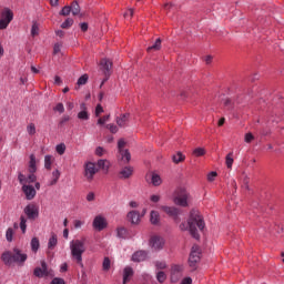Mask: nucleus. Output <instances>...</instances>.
I'll list each match as a JSON object with an SVG mask.
<instances>
[{"label": "nucleus", "mask_w": 284, "mask_h": 284, "mask_svg": "<svg viewBox=\"0 0 284 284\" xmlns=\"http://www.w3.org/2000/svg\"><path fill=\"white\" fill-rule=\"evenodd\" d=\"M22 192L26 195L27 201H32L37 196V189L30 184H22Z\"/></svg>", "instance_id": "2eb2a0df"}, {"label": "nucleus", "mask_w": 284, "mask_h": 284, "mask_svg": "<svg viewBox=\"0 0 284 284\" xmlns=\"http://www.w3.org/2000/svg\"><path fill=\"white\" fill-rule=\"evenodd\" d=\"M18 181L20 185H28L30 183H36L37 182V175L34 173H30L28 178L23 175V173H20L18 175Z\"/></svg>", "instance_id": "f3484780"}, {"label": "nucleus", "mask_w": 284, "mask_h": 284, "mask_svg": "<svg viewBox=\"0 0 284 284\" xmlns=\"http://www.w3.org/2000/svg\"><path fill=\"white\" fill-rule=\"evenodd\" d=\"M94 199H95L94 192H90V193L87 195V201H89V202L94 201Z\"/></svg>", "instance_id": "69168bd1"}, {"label": "nucleus", "mask_w": 284, "mask_h": 284, "mask_svg": "<svg viewBox=\"0 0 284 284\" xmlns=\"http://www.w3.org/2000/svg\"><path fill=\"white\" fill-rule=\"evenodd\" d=\"M160 210H162V212H165L168 216H171L176 223H179V214H181V210L174 206H161Z\"/></svg>", "instance_id": "f8f14e48"}, {"label": "nucleus", "mask_w": 284, "mask_h": 284, "mask_svg": "<svg viewBox=\"0 0 284 284\" xmlns=\"http://www.w3.org/2000/svg\"><path fill=\"white\" fill-rule=\"evenodd\" d=\"M92 225L97 232H103V230H105V227H108V220L103 215H97L93 219Z\"/></svg>", "instance_id": "9d476101"}, {"label": "nucleus", "mask_w": 284, "mask_h": 284, "mask_svg": "<svg viewBox=\"0 0 284 284\" xmlns=\"http://www.w3.org/2000/svg\"><path fill=\"white\" fill-rule=\"evenodd\" d=\"M71 256L73 261L81 267H83V254H85V239L72 240L70 242Z\"/></svg>", "instance_id": "7ed1b4c3"}, {"label": "nucleus", "mask_w": 284, "mask_h": 284, "mask_svg": "<svg viewBox=\"0 0 284 284\" xmlns=\"http://www.w3.org/2000/svg\"><path fill=\"white\" fill-rule=\"evenodd\" d=\"M123 148H125V140H119L118 149H119V154L121 156V161H123V163H130L132 155H130V151L124 150Z\"/></svg>", "instance_id": "1a4fd4ad"}, {"label": "nucleus", "mask_w": 284, "mask_h": 284, "mask_svg": "<svg viewBox=\"0 0 284 284\" xmlns=\"http://www.w3.org/2000/svg\"><path fill=\"white\" fill-rule=\"evenodd\" d=\"M53 110L60 114H63L65 112V106H63V103H58Z\"/></svg>", "instance_id": "8fccbe9b"}, {"label": "nucleus", "mask_w": 284, "mask_h": 284, "mask_svg": "<svg viewBox=\"0 0 284 284\" xmlns=\"http://www.w3.org/2000/svg\"><path fill=\"white\" fill-rule=\"evenodd\" d=\"M183 272H185V266L181 264H173L171 266V283H179L183 278Z\"/></svg>", "instance_id": "423d86ee"}, {"label": "nucleus", "mask_w": 284, "mask_h": 284, "mask_svg": "<svg viewBox=\"0 0 284 284\" xmlns=\"http://www.w3.org/2000/svg\"><path fill=\"white\" fill-rule=\"evenodd\" d=\"M12 19H14V13H12V10L4 9L0 17V30H6V28H8V26H10L12 22Z\"/></svg>", "instance_id": "0eeeda50"}, {"label": "nucleus", "mask_w": 284, "mask_h": 284, "mask_svg": "<svg viewBox=\"0 0 284 284\" xmlns=\"http://www.w3.org/2000/svg\"><path fill=\"white\" fill-rule=\"evenodd\" d=\"M100 69L102 70V72L104 73V77H106L103 82L102 85L105 83L108 77H110V70H112V61L108 60V59H102L100 61Z\"/></svg>", "instance_id": "4468645a"}, {"label": "nucleus", "mask_w": 284, "mask_h": 284, "mask_svg": "<svg viewBox=\"0 0 284 284\" xmlns=\"http://www.w3.org/2000/svg\"><path fill=\"white\" fill-rule=\"evenodd\" d=\"M150 222L152 223V225H159V223H161V215L158 211H151Z\"/></svg>", "instance_id": "393cba45"}, {"label": "nucleus", "mask_w": 284, "mask_h": 284, "mask_svg": "<svg viewBox=\"0 0 284 284\" xmlns=\"http://www.w3.org/2000/svg\"><path fill=\"white\" fill-rule=\"evenodd\" d=\"M152 50H154V52H158V50H161V39L158 38L154 42V44H152L151 47L148 48V52H152Z\"/></svg>", "instance_id": "473e14b6"}, {"label": "nucleus", "mask_w": 284, "mask_h": 284, "mask_svg": "<svg viewBox=\"0 0 284 284\" xmlns=\"http://www.w3.org/2000/svg\"><path fill=\"white\" fill-rule=\"evenodd\" d=\"M258 133L261 134V136H267L270 134V129L262 128L258 130Z\"/></svg>", "instance_id": "6e6d98bb"}, {"label": "nucleus", "mask_w": 284, "mask_h": 284, "mask_svg": "<svg viewBox=\"0 0 284 284\" xmlns=\"http://www.w3.org/2000/svg\"><path fill=\"white\" fill-rule=\"evenodd\" d=\"M52 155L44 156V168L45 170H52Z\"/></svg>", "instance_id": "c9c22d12"}, {"label": "nucleus", "mask_w": 284, "mask_h": 284, "mask_svg": "<svg viewBox=\"0 0 284 284\" xmlns=\"http://www.w3.org/2000/svg\"><path fill=\"white\" fill-rule=\"evenodd\" d=\"M245 143H252L254 141V134L252 133H246L244 136Z\"/></svg>", "instance_id": "864d4df0"}, {"label": "nucleus", "mask_w": 284, "mask_h": 284, "mask_svg": "<svg viewBox=\"0 0 284 284\" xmlns=\"http://www.w3.org/2000/svg\"><path fill=\"white\" fill-rule=\"evenodd\" d=\"M133 276H134V270L131 266H125L123 270V284L130 283Z\"/></svg>", "instance_id": "412c9836"}, {"label": "nucleus", "mask_w": 284, "mask_h": 284, "mask_svg": "<svg viewBox=\"0 0 284 284\" xmlns=\"http://www.w3.org/2000/svg\"><path fill=\"white\" fill-rule=\"evenodd\" d=\"M73 225H74L75 230H81V227L83 226V222L80 220H75L73 222Z\"/></svg>", "instance_id": "052dcab7"}, {"label": "nucleus", "mask_w": 284, "mask_h": 284, "mask_svg": "<svg viewBox=\"0 0 284 284\" xmlns=\"http://www.w3.org/2000/svg\"><path fill=\"white\" fill-rule=\"evenodd\" d=\"M166 278H168V275H165V272H162V271L158 272L156 281H159L160 283H165Z\"/></svg>", "instance_id": "a19ab883"}, {"label": "nucleus", "mask_w": 284, "mask_h": 284, "mask_svg": "<svg viewBox=\"0 0 284 284\" xmlns=\"http://www.w3.org/2000/svg\"><path fill=\"white\" fill-rule=\"evenodd\" d=\"M33 275L37 276V278H43V276H50V273L48 272V264L45 263V261L41 262V267L34 268Z\"/></svg>", "instance_id": "dca6fc26"}, {"label": "nucleus", "mask_w": 284, "mask_h": 284, "mask_svg": "<svg viewBox=\"0 0 284 284\" xmlns=\"http://www.w3.org/2000/svg\"><path fill=\"white\" fill-rule=\"evenodd\" d=\"M51 284H65V281L61 277H55L51 281Z\"/></svg>", "instance_id": "13d9d810"}, {"label": "nucleus", "mask_w": 284, "mask_h": 284, "mask_svg": "<svg viewBox=\"0 0 284 284\" xmlns=\"http://www.w3.org/2000/svg\"><path fill=\"white\" fill-rule=\"evenodd\" d=\"M27 132L30 136H34L37 134V126L34 125V123H29L27 125Z\"/></svg>", "instance_id": "f704fd0d"}, {"label": "nucleus", "mask_w": 284, "mask_h": 284, "mask_svg": "<svg viewBox=\"0 0 284 284\" xmlns=\"http://www.w3.org/2000/svg\"><path fill=\"white\" fill-rule=\"evenodd\" d=\"M187 227L191 236H193V239L199 241V239H201V235L199 234V230L203 232L205 227V221H203V215H201V212L196 210H192L190 214V219L187 221V225L185 223L180 224L181 230H187ZM196 227L199 230H196Z\"/></svg>", "instance_id": "f257e3e1"}, {"label": "nucleus", "mask_w": 284, "mask_h": 284, "mask_svg": "<svg viewBox=\"0 0 284 284\" xmlns=\"http://www.w3.org/2000/svg\"><path fill=\"white\" fill-rule=\"evenodd\" d=\"M181 284H192V277H184V278L181 281Z\"/></svg>", "instance_id": "774afa93"}, {"label": "nucleus", "mask_w": 284, "mask_h": 284, "mask_svg": "<svg viewBox=\"0 0 284 284\" xmlns=\"http://www.w3.org/2000/svg\"><path fill=\"white\" fill-rule=\"evenodd\" d=\"M148 258V252L146 251H138L133 253L132 261L133 263H141Z\"/></svg>", "instance_id": "6ab92c4d"}, {"label": "nucleus", "mask_w": 284, "mask_h": 284, "mask_svg": "<svg viewBox=\"0 0 284 284\" xmlns=\"http://www.w3.org/2000/svg\"><path fill=\"white\" fill-rule=\"evenodd\" d=\"M106 129L110 130L112 134H116L119 132V128L114 124H108Z\"/></svg>", "instance_id": "603ef678"}, {"label": "nucleus", "mask_w": 284, "mask_h": 284, "mask_svg": "<svg viewBox=\"0 0 284 284\" xmlns=\"http://www.w3.org/2000/svg\"><path fill=\"white\" fill-rule=\"evenodd\" d=\"M216 176H217V173L216 172H214V171H212L211 173H209V175H207V181H214L215 179H216Z\"/></svg>", "instance_id": "e2e57ef3"}, {"label": "nucleus", "mask_w": 284, "mask_h": 284, "mask_svg": "<svg viewBox=\"0 0 284 284\" xmlns=\"http://www.w3.org/2000/svg\"><path fill=\"white\" fill-rule=\"evenodd\" d=\"M150 245L152 250L156 252L159 250H163V246L165 245V241L163 240V237L159 235H153L150 240Z\"/></svg>", "instance_id": "ddd939ff"}, {"label": "nucleus", "mask_w": 284, "mask_h": 284, "mask_svg": "<svg viewBox=\"0 0 284 284\" xmlns=\"http://www.w3.org/2000/svg\"><path fill=\"white\" fill-rule=\"evenodd\" d=\"M98 168H100V170H104L105 172H108V170H110V161L99 160L98 161Z\"/></svg>", "instance_id": "c85d7f7f"}, {"label": "nucleus", "mask_w": 284, "mask_h": 284, "mask_svg": "<svg viewBox=\"0 0 284 284\" xmlns=\"http://www.w3.org/2000/svg\"><path fill=\"white\" fill-rule=\"evenodd\" d=\"M80 108L82 111L78 113V119H80L81 121H88L90 119V114L85 110V103H82Z\"/></svg>", "instance_id": "b1692460"}, {"label": "nucleus", "mask_w": 284, "mask_h": 284, "mask_svg": "<svg viewBox=\"0 0 284 284\" xmlns=\"http://www.w3.org/2000/svg\"><path fill=\"white\" fill-rule=\"evenodd\" d=\"M128 119H130V114L124 113L116 118V124L119 128H125V123H128Z\"/></svg>", "instance_id": "a878e982"}, {"label": "nucleus", "mask_w": 284, "mask_h": 284, "mask_svg": "<svg viewBox=\"0 0 284 284\" xmlns=\"http://www.w3.org/2000/svg\"><path fill=\"white\" fill-rule=\"evenodd\" d=\"M80 28H81L82 32H88V22L80 23Z\"/></svg>", "instance_id": "338daca9"}, {"label": "nucleus", "mask_w": 284, "mask_h": 284, "mask_svg": "<svg viewBox=\"0 0 284 284\" xmlns=\"http://www.w3.org/2000/svg\"><path fill=\"white\" fill-rule=\"evenodd\" d=\"M61 52V43H55L53 47V54H59Z\"/></svg>", "instance_id": "680f3d73"}, {"label": "nucleus", "mask_w": 284, "mask_h": 284, "mask_svg": "<svg viewBox=\"0 0 284 284\" xmlns=\"http://www.w3.org/2000/svg\"><path fill=\"white\" fill-rule=\"evenodd\" d=\"M39 36V23L33 22L31 27V37H38Z\"/></svg>", "instance_id": "ea45409f"}, {"label": "nucleus", "mask_w": 284, "mask_h": 284, "mask_svg": "<svg viewBox=\"0 0 284 284\" xmlns=\"http://www.w3.org/2000/svg\"><path fill=\"white\" fill-rule=\"evenodd\" d=\"M58 243H59V240L57 237V234L52 233L51 237L49 239V242H48V248L54 250V247Z\"/></svg>", "instance_id": "bb28decb"}, {"label": "nucleus", "mask_w": 284, "mask_h": 284, "mask_svg": "<svg viewBox=\"0 0 284 284\" xmlns=\"http://www.w3.org/2000/svg\"><path fill=\"white\" fill-rule=\"evenodd\" d=\"M14 235V230L12 227H9L6 232V239L9 243H12V236Z\"/></svg>", "instance_id": "37998d69"}, {"label": "nucleus", "mask_w": 284, "mask_h": 284, "mask_svg": "<svg viewBox=\"0 0 284 284\" xmlns=\"http://www.w3.org/2000/svg\"><path fill=\"white\" fill-rule=\"evenodd\" d=\"M190 199V193L185 187H178L173 193V203L180 205V207H187V200Z\"/></svg>", "instance_id": "20e7f679"}, {"label": "nucleus", "mask_w": 284, "mask_h": 284, "mask_svg": "<svg viewBox=\"0 0 284 284\" xmlns=\"http://www.w3.org/2000/svg\"><path fill=\"white\" fill-rule=\"evenodd\" d=\"M126 216L133 225H139L141 222V213L139 211H130Z\"/></svg>", "instance_id": "a211bd4d"}, {"label": "nucleus", "mask_w": 284, "mask_h": 284, "mask_svg": "<svg viewBox=\"0 0 284 284\" xmlns=\"http://www.w3.org/2000/svg\"><path fill=\"white\" fill-rule=\"evenodd\" d=\"M132 174H134V168H132V166H124L120 171V179H130V176H132Z\"/></svg>", "instance_id": "4be33fe9"}, {"label": "nucleus", "mask_w": 284, "mask_h": 284, "mask_svg": "<svg viewBox=\"0 0 284 284\" xmlns=\"http://www.w3.org/2000/svg\"><path fill=\"white\" fill-rule=\"evenodd\" d=\"M28 220L26 219V216L21 215L20 216V230L22 232V234H26V230H28Z\"/></svg>", "instance_id": "72a5a7b5"}, {"label": "nucleus", "mask_w": 284, "mask_h": 284, "mask_svg": "<svg viewBox=\"0 0 284 284\" xmlns=\"http://www.w3.org/2000/svg\"><path fill=\"white\" fill-rule=\"evenodd\" d=\"M39 247H41V243L39 242V237H32L31 240V250L37 254L39 252Z\"/></svg>", "instance_id": "cd10ccee"}, {"label": "nucleus", "mask_w": 284, "mask_h": 284, "mask_svg": "<svg viewBox=\"0 0 284 284\" xmlns=\"http://www.w3.org/2000/svg\"><path fill=\"white\" fill-rule=\"evenodd\" d=\"M201 262V247L199 245H193L191 248V254L189 256V266L194 272L199 267Z\"/></svg>", "instance_id": "39448f33"}, {"label": "nucleus", "mask_w": 284, "mask_h": 284, "mask_svg": "<svg viewBox=\"0 0 284 284\" xmlns=\"http://www.w3.org/2000/svg\"><path fill=\"white\" fill-rule=\"evenodd\" d=\"M232 156H234L233 152L229 153L225 158V164L229 170H232V165H234V158Z\"/></svg>", "instance_id": "c756f323"}, {"label": "nucleus", "mask_w": 284, "mask_h": 284, "mask_svg": "<svg viewBox=\"0 0 284 284\" xmlns=\"http://www.w3.org/2000/svg\"><path fill=\"white\" fill-rule=\"evenodd\" d=\"M99 170L97 169V165L92 162H88L84 165V176L87 181H92L94 179V174H97Z\"/></svg>", "instance_id": "9b49d317"}, {"label": "nucleus", "mask_w": 284, "mask_h": 284, "mask_svg": "<svg viewBox=\"0 0 284 284\" xmlns=\"http://www.w3.org/2000/svg\"><path fill=\"white\" fill-rule=\"evenodd\" d=\"M37 172V156L34 154L30 155L29 161V174H34Z\"/></svg>", "instance_id": "5701e85b"}, {"label": "nucleus", "mask_w": 284, "mask_h": 284, "mask_svg": "<svg viewBox=\"0 0 284 284\" xmlns=\"http://www.w3.org/2000/svg\"><path fill=\"white\" fill-rule=\"evenodd\" d=\"M1 261L4 265H12V263H18V265H23L28 261V254L23 253L21 248L14 247L13 251H6L1 255Z\"/></svg>", "instance_id": "f03ea898"}, {"label": "nucleus", "mask_w": 284, "mask_h": 284, "mask_svg": "<svg viewBox=\"0 0 284 284\" xmlns=\"http://www.w3.org/2000/svg\"><path fill=\"white\" fill-rule=\"evenodd\" d=\"M24 214L29 221H36V219H39V206L34 203L28 204L24 207Z\"/></svg>", "instance_id": "6e6552de"}, {"label": "nucleus", "mask_w": 284, "mask_h": 284, "mask_svg": "<svg viewBox=\"0 0 284 284\" xmlns=\"http://www.w3.org/2000/svg\"><path fill=\"white\" fill-rule=\"evenodd\" d=\"M224 105H225V108H227L229 110H232V105H233L232 99H225V100H224Z\"/></svg>", "instance_id": "bf43d9fd"}, {"label": "nucleus", "mask_w": 284, "mask_h": 284, "mask_svg": "<svg viewBox=\"0 0 284 284\" xmlns=\"http://www.w3.org/2000/svg\"><path fill=\"white\" fill-rule=\"evenodd\" d=\"M154 265L156 270H165L168 267V264H165L163 261H156L154 262Z\"/></svg>", "instance_id": "49530a36"}, {"label": "nucleus", "mask_w": 284, "mask_h": 284, "mask_svg": "<svg viewBox=\"0 0 284 284\" xmlns=\"http://www.w3.org/2000/svg\"><path fill=\"white\" fill-rule=\"evenodd\" d=\"M74 23V20L72 18H68L62 24H61V28L63 30H68V28H72Z\"/></svg>", "instance_id": "e433bc0d"}, {"label": "nucleus", "mask_w": 284, "mask_h": 284, "mask_svg": "<svg viewBox=\"0 0 284 284\" xmlns=\"http://www.w3.org/2000/svg\"><path fill=\"white\" fill-rule=\"evenodd\" d=\"M146 179H151V183L152 185H154V187H159V185L163 183V180L161 179V175H159V173L151 172L146 175Z\"/></svg>", "instance_id": "aec40b11"}, {"label": "nucleus", "mask_w": 284, "mask_h": 284, "mask_svg": "<svg viewBox=\"0 0 284 284\" xmlns=\"http://www.w3.org/2000/svg\"><path fill=\"white\" fill-rule=\"evenodd\" d=\"M95 154L97 156H103V154H105V149H103V146H98L95 149Z\"/></svg>", "instance_id": "5fc2aeb1"}, {"label": "nucleus", "mask_w": 284, "mask_h": 284, "mask_svg": "<svg viewBox=\"0 0 284 284\" xmlns=\"http://www.w3.org/2000/svg\"><path fill=\"white\" fill-rule=\"evenodd\" d=\"M106 121H110V114L100 118L98 120V125H104Z\"/></svg>", "instance_id": "3c124183"}, {"label": "nucleus", "mask_w": 284, "mask_h": 284, "mask_svg": "<svg viewBox=\"0 0 284 284\" xmlns=\"http://www.w3.org/2000/svg\"><path fill=\"white\" fill-rule=\"evenodd\" d=\"M126 234H128V231L125 230V227H118L116 230L118 239H125Z\"/></svg>", "instance_id": "58836bf2"}, {"label": "nucleus", "mask_w": 284, "mask_h": 284, "mask_svg": "<svg viewBox=\"0 0 284 284\" xmlns=\"http://www.w3.org/2000/svg\"><path fill=\"white\" fill-rule=\"evenodd\" d=\"M88 79H89L88 74H83L78 79V85H85V83H88Z\"/></svg>", "instance_id": "de8ad7c7"}, {"label": "nucleus", "mask_w": 284, "mask_h": 284, "mask_svg": "<svg viewBox=\"0 0 284 284\" xmlns=\"http://www.w3.org/2000/svg\"><path fill=\"white\" fill-rule=\"evenodd\" d=\"M183 161H185V155H183V153L178 152L175 155H173L174 163H181Z\"/></svg>", "instance_id": "4c0bfd02"}, {"label": "nucleus", "mask_w": 284, "mask_h": 284, "mask_svg": "<svg viewBox=\"0 0 284 284\" xmlns=\"http://www.w3.org/2000/svg\"><path fill=\"white\" fill-rule=\"evenodd\" d=\"M55 151L58 154L63 155L65 154V144L61 143L55 146Z\"/></svg>", "instance_id": "a18cd8bd"}, {"label": "nucleus", "mask_w": 284, "mask_h": 284, "mask_svg": "<svg viewBox=\"0 0 284 284\" xmlns=\"http://www.w3.org/2000/svg\"><path fill=\"white\" fill-rule=\"evenodd\" d=\"M72 12V8L70 6H65L62 8V10L60 11V14L62 17H68L70 13Z\"/></svg>", "instance_id": "c03bdc74"}, {"label": "nucleus", "mask_w": 284, "mask_h": 284, "mask_svg": "<svg viewBox=\"0 0 284 284\" xmlns=\"http://www.w3.org/2000/svg\"><path fill=\"white\" fill-rule=\"evenodd\" d=\"M110 265H111L110 257H104L103 263H102V270L104 272L110 271Z\"/></svg>", "instance_id": "79ce46f5"}, {"label": "nucleus", "mask_w": 284, "mask_h": 284, "mask_svg": "<svg viewBox=\"0 0 284 284\" xmlns=\"http://www.w3.org/2000/svg\"><path fill=\"white\" fill-rule=\"evenodd\" d=\"M101 114H103V106L98 104L95 108V116H101Z\"/></svg>", "instance_id": "4d7b16f0"}, {"label": "nucleus", "mask_w": 284, "mask_h": 284, "mask_svg": "<svg viewBox=\"0 0 284 284\" xmlns=\"http://www.w3.org/2000/svg\"><path fill=\"white\" fill-rule=\"evenodd\" d=\"M193 154L195 156H205V149L203 148H197L193 151Z\"/></svg>", "instance_id": "09e8293b"}, {"label": "nucleus", "mask_w": 284, "mask_h": 284, "mask_svg": "<svg viewBox=\"0 0 284 284\" xmlns=\"http://www.w3.org/2000/svg\"><path fill=\"white\" fill-rule=\"evenodd\" d=\"M69 8H71V12L74 17L81 12V7H79V2L77 1H73Z\"/></svg>", "instance_id": "2f4dec72"}, {"label": "nucleus", "mask_w": 284, "mask_h": 284, "mask_svg": "<svg viewBox=\"0 0 284 284\" xmlns=\"http://www.w3.org/2000/svg\"><path fill=\"white\" fill-rule=\"evenodd\" d=\"M60 178H61V172L59 170H54L52 172V180L50 182V185H57Z\"/></svg>", "instance_id": "7c9ffc66"}, {"label": "nucleus", "mask_w": 284, "mask_h": 284, "mask_svg": "<svg viewBox=\"0 0 284 284\" xmlns=\"http://www.w3.org/2000/svg\"><path fill=\"white\" fill-rule=\"evenodd\" d=\"M68 121H70V115H63L60 120V125L68 123Z\"/></svg>", "instance_id": "0e129e2a"}]
</instances>
